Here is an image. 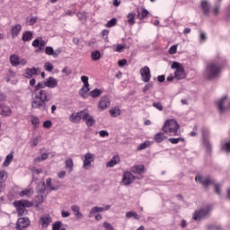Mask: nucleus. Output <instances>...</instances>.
<instances>
[{
	"label": "nucleus",
	"mask_w": 230,
	"mask_h": 230,
	"mask_svg": "<svg viewBox=\"0 0 230 230\" xmlns=\"http://www.w3.org/2000/svg\"><path fill=\"white\" fill-rule=\"evenodd\" d=\"M45 53L49 57H54V58H57V57L60 55V50H54L51 47H46Z\"/></svg>",
	"instance_id": "obj_19"
},
{
	"label": "nucleus",
	"mask_w": 230,
	"mask_h": 230,
	"mask_svg": "<svg viewBox=\"0 0 230 230\" xmlns=\"http://www.w3.org/2000/svg\"><path fill=\"white\" fill-rule=\"evenodd\" d=\"M13 206L16 208L18 217H24L28 215V209H26V208H31L33 203L26 199H21L14 201Z\"/></svg>",
	"instance_id": "obj_5"
},
{
	"label": "nucleus",
	"mask_w": 230,
	"mask_h": 230,
	"mask_svg": "<svg viewBox=\"0 0 230 230\" xmlns=\"http://www.w3.org/2000/svg\"><path fill=\"white\" fill-rule=\"evenodd\" d=\"M47 87L46 85V81L45 82H40L38 84L35 86V91H40V89H45Z\"/></svg>",
	"instance_id": "obj_46"
},
{
	"label": "nucleus",
	"mask_w": 230,
	"mask_h": 230,
	"mask_svg": "<svg viewBox=\"0 0 230 230\" xmlns=\"http://www.w3.org/2000/svg\"><path fill=\"white\" fill-rule=\"evenodd\" d=\"M148 146H150V142L149 141H146L142 144H140L137 150H145L146 148H148Z\"/></svg>",
	"instance_id": "obj_44"
},
{
	"label": "nucleus",
	"mask_w": 230,
	"mask_h": 230,
	"mask_svg": "<svg viewBox=\"0 0 230 230\" xmlns=\"http://www.w3.org/2000/svg\"><path fill=\"white\" fill-rule=\"evenodd\" d=\"M103 227L106 230H114V226H112V225H111V223L108 222L103 223Z\"/></svg>",
	"instance_id": "obj_60"
},
{
	"label": "nucleus",
	"mask_w": 230,
	"mask_h": 230,
	"mask_svg": "<svg viewBox=\"0 0 230 230\" xmlns=\"http://www.w3.org/2000/svg\"><path fill=\"white\" fill-rule=\"evenodd\" d=\"M202 11L205 15H209V4L208 1H202Z\"/></svg>",
	"instance_id": "obj_35"
},
{
	"label": "nucleus",
	"mask_w": 230,
	"mask_h": 230,
	"mask_svg": "<svg viewBox=\"0 0 230 230\" xmlns=\"http://www.w3.org/2000/svg\"><path fill=\"white\" fill-rule=\"evenodd\" d=\"M77 17H78L79 21H85V19H87V17L85 16V13H77Z\"/></svg>",
	"instance_id": "obj_64"
},
{
	"label": "nucleus",
	"mask_w": 230,
	"mask_h": 230,
	"mask_svg": "<svg viewBox=\"0 0 230 230\" xmlns=\"http://www.w3.org/2000/svg\"><path fill=\"white\" fill-rule=\"evenodd\" d=\"M210 212H211V206H209V205L205 206L202 210L203 218H204V217H208V215H209Z\"/></svg>",
	"instance_id": "obj_43"
},
{
	"label": "nucleus",
	"mask_w": 230,
	"mask_h": 230,
	"mask_svg": "<svg viewBox=\"0 0 230 230\" xmlns=\"http://www.w3.org/2000/svg\"><path fill=\"white\" fill-rule=\"evenodd\" d=\"M53 98V95L47 90H40L31 102L32 109H39L42 112H48V102Z\"/></svg>",
	"instance_id": "obj_1"
},
{
	"label": "nucleus",
	"mask_w": 230,
	"mask_h": 230,
	"mask_svg": "<svg viewBox=\"0 0 230 230\" xmlns=\"http://www.w3.org/2000/svg\"><path fill=\"white\" fill-rule=\"evenodd\" d=\"M127 19L130 26H134V24H136V13H129L127 16Z\"/></svg>",
	"instance_id": "obj_31"
},
{
	"label": "nucleus",
	"mask_w": 230,
	"mask_h": 230,
	"mask_svg": "<svg viewBox=\"0 0 230 230\" xmlns=\"http://www.w3.org/2000/svg\"><path fill=\"white\" fill-rule=\"evenodd\" d=\"M40 136H38L36 138H33L31 141V146H37V145H39V140L40 139Z\"/></svg>",
	"instance_id": "obj_52"
},
{
	"label": "nucleus",
	"mask_w": 230,
	"mask_h": 230,
	"mask_svg": "<svg viewBox=\"0 0 230 230\" xmlns=\"http://www.w3.org/2000/svg\"><path fill=\"white\" fill-rule=\"evenodd\" d=\"M175 53H177V45H172V46L169 49V54H170V55H175Z\"/></svg>",
	"instance_id": "obj_57"
},
{
	"label": "nucleus",
	"mask_w": 230,
	"mask_h": 230,
	"mask_svg": "<svg viewBox=\"0 0 230 230\" xmlns=\"http://www.w3.org/2000/svg\"><path fill=\"white\" fill-rule=\"evenodd\" d=\"M221 72H222V66L218 65V63H210L207 66L206 73H207V78L208 80L218 78V76H220Z\"/></svg>",
	"instance_id": "obj_4"
},
{
	"label": "nucleus",
	"mask_w": 230,
	"mask_h": 230,
	"mask_svg": "<svg viewBox=\"0 0 230 230\" xmlns=\"http://www.w3.org/2000/svg\"><path fill=\"white\" fill-rule=\"evenodd\" d=\"M6 179H8L6 171H0V181H6Z\"/></svg>",
	"instance_id": "obj_51"
},
{
	"label": "nucleus",
	"mask_w": 230,
	"mask_h": 230,
	"mask_svg": "<svg viewBox=\"0 0 230 230\" xmlns=\"http://www.w3.org/2000/svg\"><path fill=\"white\" fill-rule=\"evenodd\" d=\"M31 39H33V32H31L30 31L23 32L22 37V40H23V42H30V40H31Z\"/></svg>",
	"instance_id": "obj_25"
},
{
	"label": "nucleus",
	"mask_w": 230,
	"mask_h": 230,
	"mask_svg": "<svg viewBox=\"0 0 230 230\" xmlns=\"http://www.w3.org/2000/svg\"><path fill=\"white\" fill-rule=\"evenodd\" d=\"M71 210L73 211L75 217L76 218H84V214L80 212V207L78 205H73L71 206Z\"/></svg>",
	"instance_id": "obj_21"
},
{
	"label": "nucleus",
	"mask_w": 230,
	"mask_h": 230,
	"mask_svg": "<svg viewBox=\"0 0 230 230\" xmlns=\"http://www.w3.org/2000/svg\"><path fill=\"white\" fill-rule=\"evenodd\" d=\"M1 114L2 116H10V114H12V110L8 106H4L2 107Z\"/></svg>",
	"instance_id": "obj_40"
},
{
	"label": "nucleus",
	"mask_w": 230,
	"mask_h": 230,
	"mask_svg": "<svg viewBox=\"0 0 230 230\" xmlns=\"http://www.w3.org/2000/svg\"><path fill=\"white\" fill-rule=\"evenodd\" d=\"M45 84L49 89H55L58 85V81L55 77L50 76L45 81Z\"/></svg>",
	"instance_id": "obj_18"
},
{
	"label": "nucleus",
	"mask_w": 230,
	"mask_h": 230,
	"mask_svg": "<svg viewBox=\"0 0 230 230\" xmlns=\"http://www.w3.org/2000/svg\"><path fill=\"white\" fill-rule=\"evenodd\" d=\"M171 67L172 69H175L174 78L176 80H184V78H186V71L184 70L182 64L174 61L172 62Z\"/></svg>",
	"instance_id": "obj_6"
},
{
	"label": "nucleus",
	"mask_w": 230,
	"mask_h": 230,
	"mask_svg": "<svg viewBox=\"0 0 230 230\" xmlns=\"http://www.w3.org/2000/svg\"><path fill=\"white\" fill-rule=\"evenodd\" d=\"M81 80L84 84V87L81 88L80 90V96H82V98H87V96H89V91H91V88H89V77L86 75H83L81 76Z\"/></svg>",
	"instance_id": "obj_8"
},
{
	"label": "nucleus",
	"mask_w": 230,
	"mask_h": 230,
	"mask_svg": "<svg viewBox=\"0 0 230 230\" xmlns=\"http://www.w3.org/2000/svg\"><path fill=\"white\" fill-rule=\"evenodd\" d=\"M153 107H155V109H157V111H163V104L161 102H154L153 103Z\"/></svg>",
	"instance_id": "obj_61"
},
{
	"label": "nucleus",
	"mask_w": 230,
	"mask_h": 230,
	"mask_svg": "<svg viewBox=\"0 0 230 230\" xmlns=\"http://www.w3.org/2000/svg\"><path fill=\"white\" fill-rule=\"evenodd\" d=\"M31 122L32 123V125H35V127H39V123H40V119H39L38 117L31 116Z\"/></svg>",
	"instance_id": "obj_48"
},
{
	"label": "nucleus",
	"mask_w": 230,
	"mask_h": 230,
	"mask_svg": "<svg viewBox=\"0 0 230 230\" xmlns=\"http://www.w3.org/2000/svg\"><path fill=\"white\" fill-rule=\"evenodd\" d=\"M19 60H20L19 56H17L15 54H12L10 56V63L14 67H16V66H19Z\"/></svg>",
	"instance_id": "obj_29"
},
{
	"label": "nucleus",
	"mask_w": 230,
	"mask_h": 230,
	"mask_svg": "<svg viewBox=\"0 0 230 230\" xmlns=\"http://www.w3.org/2000/svg\"><path fill=\"white\" fill-rule=\"evenodd\" d=\"M38 75H39V69H37L36 67H32V68H26L23 76L30 79L33 76H37Z\"/></svg>",
	"instance_id": "obj_16"
},
{
	"label": "nucleus",
	"mask_w": 230,
	"mask_h": 230,
	"mask_svg": "<svg viewBox=\"0 0 230 230\" xmlns=\"http://www.w3.org/2000/svg\"><path fill=\"white\" fill-rule=\"evenodd\" d=\"M140 75L142 77V81H144L145 84H148L150 82V79L152 78V74L150 73V67L144 66L140 69Z\"/></svg>",
	"instance_id": "obj_10"
},
{
	"label": "nucleus",
	"mask_w": 230,
	"mask_h": 230,
	"mask_svg": "<svg viewBox=\"0 0 230 230\" xmlns=\"http://www.w3.org/2000/svg\"><path fill=\"white\" fill-rule=\"evenodd\" d=\"M45 188H47V190H49L50 191H56V190H58V187L51 185V178L46 180Z\"/></svg>",
	"instance_id": "obj_36"
},
{
	"label": "nucleus",
	"mask_w": 230,
	"mask_h": 230,
	"mask_svg": "<svg viewBox=\"0 0 230 230\" xmlns=\"http://www.w3.org/2000/svg\"><path fill=\"white\" fill-rule=\"evenodd\" d=\"M92 59L96 61V60H100L102 58V53H100L99 50H95L93 52H92Z\"/></svg>",
	"instance_id": "obj_41"
},
{
	"label": "nucleus",
	"mask_w": 230,
	"mask_h": 230,
	"mask_svg": "<svg viewBox=\"0 0 230 230\" xmlns=\"http://www.w3.org/2000/svg\"><path fill=\"white\" fill-rule=\"evenodd\" d=\"M222 150H225V152H227L229 154L230 152V142H227L222 146Z\"/></svg>",
	"instance_id": "obj_56"
},
{
	"label": "nucleus",
	"mask_w": 230,
	"mask_h": 230,
	"mask_svg": "<svg viewBox=\"0 0 230 230\" xmlns=\"http://www.w3.org/2000/svg\"><path fill=\"white\" fill-rule=\"evenodd\" d=\"M33 190L31 189H25L20 192V197H31Z\"/></svg>",
	"instance_id": "obj_38"
},
{
	"label": "nucleus",
	"mask_w": 230,
	"mask_h": 230,
	"mask_svg": "<svg viewBox=\"0 0 230 230\" xmlns=\"http://www.w3.org/2000/svg\"><path fill=\"white\" fill-rule=\"evenodd\" d=\"M217 109L219 112L224 113L226 111L230 109V99L226 95L223 96L219 101H217Z\"/></svg>",
	"instance_id": "obj_7"
},
{
	"label": "nucleus",
	"mask_w": 230,
	"mask_h": 230,
	"mask_svg": "<svg viewBox=\"0 0 230 230\" xmlns=\"http://www.w3.org/2000/svg\"><path fill=\"white\" fill-rule=\"evenodd\" d=\"M44 67L49 73H51V71H53V66L49 62L45 63Z\"/></svg>",
	"instance_id": "obj_55"
},
{
	"label": "nucleus",
	"mask_w": 230,
	"mask_h": 230,
	"mask_svg": "<svg viewBox=\"0 0 230 230\" xmlns=\"http://www.w3.org/2000/svg\"><path fill=\"white\" fill-rule=\"evenodd\" d=\"M212 13H214V15H218V13H220V4L215 5Z\"/></svg>",
	"instance_id": "obj_53"
},
{
	"label": "nucleus",
	"mask_w": 230,
	"mask_h": 230,
	"mask_svg": "<svg viewBox=\"0 0 230 230\" xmlns=\"http://www.w3.org/2000/svg\"><path fill=\"white\" fill-rule=\"evenodd\" d=\"M117 23H118V20L116 18H112L107 22L106 27L112 28V26H116Z\"/></svg>",
	"instance_id": "obj_45"
},
{
	"label": "nucleus",
	"mask_w": 230,
	"mask_h": 230,
	"mask_svg": "<svg viewBox=\"0 0 230 230\" xmlns=\"http://www.w3.org/2000/svg\"><path fill=\"white\" fill-rule=\"evenodd\" d=\"M126 218H134L135 220H140L141 216L137 214L136 211H128L126 213Z\"/></svg>",
	"instance_id": "obj_27"
},
{
	"label": "nucleus",
	"mask_w": 230,
	"mask_h": 230,
	"mask_svg": "<svg viewBox=\"0 0 230 230\" xmlns=\"http://www.w3.org/2000/svg\"><path fill=\"white\" fill-rule=\"evenodd\" d=\"M37 21H39V18L37 16H31L30 18L29 24L31 26H33V24H35L37 22Z\"/></svg>",
	"instance_id": "obj_59"
},
{
	"label": "nucleus",
	"mask_w": 230,
	"mask_h": 230,
	"mask_svg": "<svg viewBox=\"0 0 230 230\" xmlns=\"http://www.w3.org/2000/svg\"><path fill=\"white\" fill-rule=\"evenodd\" d=\"M13 161V153H10L6 155L5 160L3 163V166H10V164Z\"/></svg>",
	"instance_id": "obj_33"
},
{
	"label": "nucleus",
	"mask_w": 230,
	"mask_h": 230,
	"mask_svg": "<svg viewBox=\"0 0 230 230\" xmlns=\"http://www.w3.org/2000/svg\"><path fill=\"white\" fill-rule=\"evenodd\" d=\"M33 48H39L40 51H42L46 47V41L42 38L36 39L32 41Z\"/></svg>",
	"instance_id": "obj_17"
},
{
	"label": "nucleus",
	"mask_w": 230,
	"mask_h": 230,
	"mask_svg": "<svg viewBox=\"0 0 230 230\" xmlns=\"http://www.w3.org/2000/svg\"><path fill=\"white\" fill-rule=\"evenodd\" d=\"M179 123L175 119H167L163 128L162 130L165 134H172V136H179L181 132H179Z\"/></svg>",
	"instance_id": "obj_3"
},
{
	"label": "nucleus",
	"mask_w": 230,
	"mask_h": 230,
	"mask_svg": "<svg viewBox=\"0 0 230 230\" xmlns=\"http://www.w3.org/2000/svg\"><path fill=\"white\" fill-rule=\"evenodd\" d=\"M132 173H137L138 175H141L145 172V166L144 165H134L131 167Z\"/></svg>",
	"instance_id": "obj_22"
},
{
	"label": "nucleus",
	"mask_w": 230,
	"mask_h": 230,
	"mask_svg": "<svg viewBox=\"0 0 230 230\" xmlns=\"http://www.w3.org/2000/svg\"><path fill=\"white\" fill-rule=\"evenodd\" d=\"M203 146L206 148L208 154L211 152L212 146L209 143V131L206 128H203Z\"/></svg>",
	"instance_id": "obj_9"
},
{
	"label": "nucleus",
	"mask_w": 230,
	"mask_h": 230,
	"mask_svg": "<svg viewBox=\"0 0 230 230\" xmlns=\"http://www.w3.org/2000/svg\"><path fill=\"white\" fill-rule=\"evenodd\" d=\"M65 164H66V170H68V172L71 173V172H73V168L75 167L73 159L69 158L66 160Z\"/></svg>",
	"instance_id": "obj_30"
},
{
	"label": "nucleus",
	"mask_w": 230,
	"mask_h": 230,
	"mask_svg": "<svg viewBox=\"0 0 230 230\" xmlns=\"http://www.w3.org/2000/svg\"><path fill=\"white\" fill-rule=\"evenodd\" d=\"M52 230H67L64 228V224H62V221H56L54 224H52Z\"/></svg>",
	"instance_id": "obj_32"
},
{
	"label": "nucleus",
	"mask_w": 230,
	"mask_h": 230,
	"mask_svg": "<svg viewBox=\"0 0 230 230\" xmlns=\"http://www.w3.org/2000/svg\"><path fill=\"white\" fill-rule=\"evenodd\" d=\"M118 163H119V156H113L110 162L107 163L106 166L107 168H112L114 166H116V164H118Z\"/></svg>",
	"instance_id": "obj_23"
},
{
	"label": "nucleus",
	"mask_w": 230,
	"mask_h": 230,
	"mask_svg": "<svg viewBox=\"0 0 230 230\" xmlns=\"http://www.w3.org/2000/svg\"><path fill=\"white\" fill-rule=\"evenodd\" d=\"M62 73L64 75H66V76H69V75H71L72 71L71 69H69L67 66H65L62 70Z\"/></svg>",
	"instance_id": "obj_63"
},
{
	"label": "nucleus",
	"mask_w": 230,
	"mask_h": 230,
	"mask_svg": "<svg viewBox=\"0 0 230 230\" xmlns=\"http://www.w3.org/2000/svg\"><path fill=\"white\" fill-rule=\"evenodd\" d=\"M46 190H47L46 183L44 181H40V183H38V185H37L38 193H44V191H46Z\"/></svg>",
	"instance_id": "obj_39"
},
{
	"label": "nucleus",
	"mask_w": 230,
	"mask_h": 230,
	"mask_svg": "<svg viewBox=\"0 0 230 230\" xmlns=\"http://www.w3.org/2000/svg\"><path fill=\"white\" fill-rule=\"evenodd\" d=\"M135 181L136 176L132 172H125L123 173L122 184H124V186H130V183L134 182Z\"/></svg>",
	"instance_id": "obj_11"
},
{
	"label": "nucleus",
	"mask_w": 230,
	"mask_h": 230,
	"mask_svg": "<svg viewBox=\"0 0 230 230\" xmlns=\"http://www.w3.org/2000/svg\"><path fill=\"white\" fill-rule=\"evenodd\" d=\"M166 137H167L164 136V133L159 132L155 135L154 139H155V143H163V141H164V139H166Z\"/></svg>",
	"instance_id": "obj_26"
},
{
	"label": "nucleus",
	"mask_w": 230,
	"mask_h": 230,
	"mask_svg": "<svg viewBox=\"0 0 230 230\" xmlns=\"http://www.w3.org/2000/svg\"><path fill=\"white\" fill-rule=\"evenodd\" d=\"M52 126H53V123L51 122V120H45L43 122L44 128H51Z\"/></svg>",
	"instance_id": "obj_58"
},
{
	"label": "nucleus",
	"mask_w": 230,
	"mask_h": 230,
	"mask_svg": "<svg viewBox=\"0 0 230 230\" xmlns=\"http://www.w3.org/2000/svg\"><path fill=\"white\" fill-rule=\"evenodd\" d=\"M21 30H22V26L21 24H16L12 27L11 33L13 39H15V37H18L19 33H21Z\"/></svg>",
	"instance_id": "obj_20"
},
{
	"label": "nucleus",
	"mask_w": 230,
	"mask_h": 230,
	"mask_svg": "<svg viewBox=\"0 0 230 230\" xmlns=\"http://www.w3.org/2000/svg\"><path fill=\"white\" fill-rule=\"evenodd\" d=\"M170 143H172V145H177L179 143V141H181L182 143H184V138L182 137H178V138H169Z\"/></svg>",
	"instance_id": "obj_49"
},
{
	"label": "nucleus",
	"mask_w": 230,
	"mask_h": 230,
	"mask_svg": "<svg viewBox=\"0 0 230 230\" xmlns=\"http://www.w3.org/2000/svg\"><path fill=\"white\" fill-rule=\"evenodd\" d=\"M141 10V13H137V18L140 19V21H143V19H146V17L150 15V13L145 7H142Z\"/></svg>",
	"instance_id": "obj_24"
},
{
	"label": "nucleus",
	"mask_w": 230,
	"mask_h": 230,
	"mask_svg": "<svg viewBox=\"0 0 230 230\" xmlns=\"http://www.w3.org/2000/svg\"><path fill=\"white\" fill-rule=\"evenodd\" d=\"M83 119V121H85L86 125L88 127H93L94 123H96V120L91 114H89V111L87 110L81 111L79 112L72 113L69 116V121L71 123H80V121Z\"/></svg>",
	"instance_id": "obj_2"
},
{
	"label": "nucleus",
	"mask_w": 230,
	"mask_h": 230,
	"mask_svg": "<svg viewBox=\"0 0 230 230\" xmlns=\"http://www.w3.org/2000/svg\"><path fill=\"white\" fill-rule=\"evenodd\" d=\"M84 164H83V168L84 170H89V167L92 166V163H94V155L91 154V153H86L84 155V158L83 161Z\"/></svg>",
	"instance_id": "obj_12"
},
{
	"label": "nucleus",
	"mask_w": 230,
	"mask_h": 230,
	"mask_svg": "<svg viewBox=\"0 0 230 230\" xmlns=\"http://www.w3.org/2000/svg\"><path fill=\"white\" fill-rule=\"evenodd\" d=\"M203 186H210V184H213V180L209 177H206L202 181Z\"/></svg>",
	"instance_id": "obj_47"
},
{
	"label": "nucleus",
	"mask_w": 230,
	"mask_h": 230,
	"mask_svg": "<svg viewBox=\"0 0 230 230\" xmlns=\"http://www.w3.org/2000/svg\"><path fill=\"white\" fill-rule=\"evenodd\" d=\"M192 219H194L195 222H200V220H202V209L196 210L193 214Z\"/></svg>",
	"instance_id": "obj_34"
},
{
	"label": "nucleus",
	"mask_w": 230,
	"mask_h": 230,
	"mask_svg": "<svg viewBox=\"0 0 230 230\" xmlns=\"http://www.w3.org/2000/svg\"><path fill=\"white\" fill-rule=\"evenodd\" d=\"M125 48H127L126 44H124V45L118 44L115 51H117V53H123V50L125 49Z\"/></svg>",
	"instance_id": "obj_50"
},
{
	"label": "nucleus",
	"mask_w": 230,
	"mask_h": 230,
	"mask_svg": "<svg viewBox=\"0 0 230 230\" xmlns=\"http://www.w3.org/2000/svg\"><path fill=\"white\" fill-rule=\"evenodd\" d=\"M110 114H111V118H118V116H119V114H121V110L119 109V107L111 108L110 110Z\"/></svg>",
	"instance_id": "obj_28"
},
{
	"label": "nucleus",
	"mask_w": 230,
	"mask_h": 230,
	"mask_svg": "<svg viewBox=\"0 0 230 230\" xmlns=\"http://www.w3.org/2000/svg\"><path fill=\"white\" fill-rule=\"evenodd\" d=\"M30 226V219L28 217H20L16 223L17 230H24Z\"/></svg>",
	"instance_id": "obj_14"
},
{
	"label": "nucleus",
	"mask_w": 230,
	"mask_h": 230,
	"mask_svg": "<svg viewBox=\"0 0 230 230\" xmlns=\"http://www.w3.org/2000/svg\"><path fill=\"white\" fill-rule=\"evenodd\" d=\"M102 93H103L102 90L96 88V89L91 91L89 93V94L92 98H98V97L102 96Z\"/></svg>",
	"instance_id": "obj_37"
},
{
	"label": "nucleus",
	"mask_w": 230,
	"mask_h": 230,
	"mask_svg": "<svg viewBox=\"0 0 230 230\" xmlns=\"http://www.w3.org/2000/svg\"><path fill=\"white\" fill-rule=\"evenodd\" d=\"M48 157H49V155L47 153H43V154H41L40 157H36L34 159V163H40V161H46V159H48Z\"/></svg>",
	"instance_id": "obj_42"
},
{
	"label": "nucleus",
	"mask_w": 230,
	"mask_h": 230,
	"mask_svg": "<svg viewBox=\"0 0 230 230\" xmlns=\"http://www.w3.org/2000/svg\"><path fill=\"white\" fill-rule=\"evenodd\" d=\"M102 35L104 38L105 42H109V30H103Z\"/></svg>",
	"instance_id": "obj_54"
},
{
	"label": "nucleus",
	"mask_w": 230,
	"mask_h": 230,
	"mask_svg": "<svg viewBox=\"0 0 230 230\" xmlns=\"http://www.w3.org/2000/svg\"><path fill=\"white\" fill-rule=\"evenodd\" d=\"M40 225L41 226L42 229H46L49 227V224L53 222V217L49 216V214L43 215L40 218Z\"/></svg>",
	"instance_id": "obj_13"
},
{
	"label": "nucleus",
	"mask_w": 230,
	"mask_h": 230,
	"mask_svg": "<svg viewBox=\"0 0 230 230\" xmlns=\"http://www.w3.org/2000/svg\"><path fill=\"white\" fill-rule=\"evenodd\" d=\"M99 136L101 137H109V131H107V130H101V131H99Z\"/></svg>",
	"instance_id": "obj_62"
},
{
	"label": "nucleus",
	"mask_w": 230,
	"mask_h": 230,
	"mask_svg": "<svg viewBox=\"0 0 230 230\" xmlns=\"http://www.w3.org/2000/svg\"><path fill=\"white\" fill-rule=\"evenodd\" d=\"M109 107H111V99L107 96L102 97L99 102V109H101V111H105L106 109H109Z\"/></svg>",
	"instance_id": "obj_15"
}]
</instances>
